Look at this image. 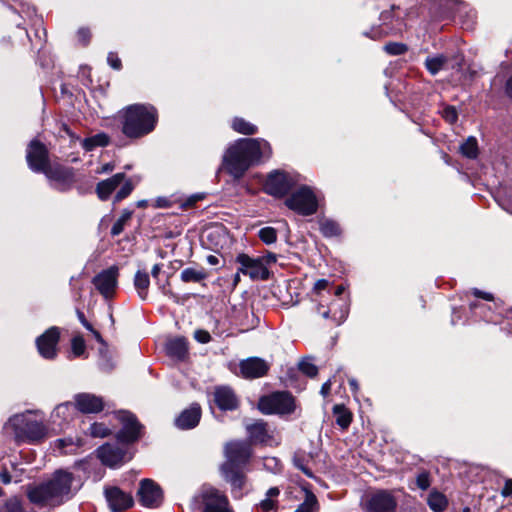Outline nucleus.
Instances as JSON below:
<instances>
[{"label": "nucleus", "instance_id": "obj_33", "mask_svg": "<svg viewBox=\"0 0 512 512\" xmlns=\"http://www.w3.org/2000/svg\"><path fill=\"white\" fill-rule=\"evenodd\" d=\"M110 143V138L106 133H98L91 137H87L82 140L81 146L82 148L90 152L97 147H105Z\"/></svg>", "mask_w": 512, "mask_h": 512}, {"label": "nucleus", "instance_id": "obj_52", "mask_svg": "<svg viewBox=\"0 0 512 512\" xmlns=\"http://www.w3.org/2000/svg\"><path fill=\"white\" fill-rule=\"evenodd\" d=\"M98 364H99V367L103 371H106V372L111 371L115 366L112 358L106 352L105 353L101 352Z\"/></svg>", "mask_w": 512, "mask_h": 512}, {"label": "nucleus", "instance_id": "obj_28", "mask_svg": "<svg viewBox=\"0 0 512 512\" xmlns=\"http://www.w3.org/2000/svg\"><path fill=\"white\" fill-rule=\"evenodd\" d=\"M106 499L113 512L124 511L128 507V498L117 487L106 489Z\"/></svg>", "mask_w": 512, "mask_h": 512}, {"label": "nucleus", "instance_id": "obj_47", "mask_svg": "<svg viewBox=\"0 0 512 512\" xmlns=\"http://www.w3.org/2000/svg\"><path fill=\"white\" fill-rule=\"evenodd\" d=\"M441 116L450 125L458 121V111L453 105H446L441 112Z\"/></svg>", "mask_w": 512, "mask_h": 512}, {"label": "nucleus", "instance_id": "obj_44", "mask_svg": "<svg viewBox=\"0 0 512 512\" xmlns=\"http://www.w3.org/2000/svg\"><path fill=\"white\" fill-rule=\"evenodd\" d=\"M383 50L391 56H400L408 51V46L401 42H388L384 45Z\"/></svg>", "mask_w": 512, "mask_h": 512}, {"label": "nucleus", "instance_id": "obj_63", "mask_svg": "<svg viewBox=\"0 0 512 512\" xmlns=\"http://www.w3.org/2000/svg\"><path fill=\"white\" fill-rule=\"evenodd\" d=\"M155 206L158 208H169L171 206V201L165 197H158Z\"/></svg>", "mask_w": 512, "mask_h": 512}, {"label": "nucleus", "instance_id": "obj_20", "mask_svg": "<svg viewBox=\"0 0 512 512\" xmlns=\"http://www.w3.org/2000/svg\"><path fill=\"white\" fill-rule=\"evenodd\" d=\"M117 278L118 269L116 267H110L98 273L93 278L92 283L101 295L108 298L113 295L116 289Z\"/></svg>", "mask_w": 512, "mask_h": 512}, {"label": "nucleus", "instance_id": "obj_29", "mask_svg": "<svg viewBox=\"0 0 512 512\" xmlns=\"http://www.w3.org/2000/svg\"><path fill=\"white\" fill-rule=\"evenodd\" d=\"M332 412L335 417V423L342 430H347L353 420L352 412L344 404H335Z\"/></svg>", "mask_w": 512, "mask_h": 512}, {"label": "nucleus", "instance_id": "obj_40", "mask_svg": "<svg viewBox=\"0 0 512 512\" xmlns=\"http://www.w3.org/2000/svg\"><path fill=\"white\" fill-rule=\"evenodd\" d=\"M446 63L447 57L441 54L435 57H427L424 62V65L431 75H436L439 71L443 69Z\"/></svg>", "mask_w": 512, "mask_h": 512}, {"label": "nucleus", "instance_id": "obj_11", "mask_svg": "<svg viewBox=\"0 0 512 512\" xmlns=\"http://www.w3.org/2000/svg\"><path fill=\"white\" fill-rule=\"evenodd\" d=\"M120 187L115 195L114 202H120L128 196V182L126 181V174L124 172L116 173L112 177L100 181L96 186V193L100 200L105 201L109 199L111 194Z\"/></svg>", "mask_w": 512, "mask_h": 512}, {"label": "nucleus", "instance_id": "obj_53", "mask_svg": "<svg viewBox=\"0 0 512 512\" xmlns=\"http://www.w3.org/2000/svg\"><path fill=\"white\" fill-rule=\"evenodd\" d=\"M127 220H128V213L125 212L118 219V221L113 225V227L111 229V234L113 236L119 235L124 230Z\"/></svg>", "mask_w": 512, "mask_h": 512}, {"label": "nucleus", "instance_id": "obj_43", "mask_svg": "<svg viewBox=\"0 0 512 512\" xmlns=\"http://www.w3.org/2000/svg\"><path fill=\"white\" fill-rule=\"evenodd\" d=\"M259 239L266 245H271L277 241V230L274 227L266 226L258 231Z\"/></svg>", "mask_w": 512, "mask_h": 512}, {"label": "nucleus", "instance_id": "obj_9", "mask_svg": "<svg viewBox=\"0 0 512 512\" xmlns=\"http://www.w3.org/2000/svg\"><path fill=\"white\" fill-rule=\"evenodd\" d=\"M285 205L288 209L301 216H311L318 211L319 207L315 193L307 185H302L286 198Z\"/></svg>", "mask_w": 512, "mask_h": 512}, {"label": "nucleus", "instance_id": "obj_54", "mask_svg": "<svg viewBox=\"0 0 512 512\" xmlns=\"http://www.w3.org/2000/svg\"><path fill=\"white\" fill-rule=\"evenodd\" d=\"M194 339L201 344H207L212 340V337L207 330L197 329L194 332Z\"/></svg>", "mask_w": 512, "mask_h": 512}, {"label": "nucleus", "instance_id": "obj_2", "mask_svg": "<svg viewBox=\"0 0 512 512\" xmlns=\"http://www.w3.org/2000/svg\"><path fill=\"white\" fill-rule=\"evenodd\" d=\"M253 454L251 443L245 440H231L225 444V461L220 471L233 490H243L247 479L244 470L249 465Z\"/></svg>", "mask_w": 512, "mask_h": 512}, {"label": "nucleus", "instance_id": "obj_56", "mask_svg": "<svg viewBox=\"0 0 512 512\" xmlns=\"http://www.w3.org/2000/svg\"><path fill=\"white\" fill-rule=\"evenodd\" d=\"M6 512H22V506L17 498H11L5 503Z\"/></svg>", "mask_w": 512, "mask_h": 512}, {"label": "nucleus", "instance_id": "obj_48", "mask_svg": "<svg viewBox=\"0 0 512 512\" xmlns=\"http://www.w3.org/2000/svg\"><path fill=\"white\" fill-rule=\"evenodd\" d=\"M206 197L205 193H195L190 195L189 197L185 198L181 204L180 207L183 210H189L196 206L197 202L204 200Z\"/></svg>", "mask_w": 512, "mask_h": 512}, {"label": "nucleus", "instance_id": "obj_58", "mask_svg": "<svg viewBox=\"0 0 512 512\" xmlns=\"http://www.w3.org/2000/svg\"><path fill=\"white\" fill-rule=\"evenodd\" d=\"M77 38L81 44L87 45L91 39L90 30L88 28H80L77 32Z\"/></svg>", "mask_w": 512, "mask_h": 512}, {"label": "nucleus", "instance_id": "obj_55", "mask_svg": "<svg viewBox=\"0 0 512 512\" xmlns=\"http://www.w3.org/2000/svg\"><path fill=\"white\" fill-rule=\"evenodd\" d=\"M263 267L268 268L270 265L277 262V255L273 252H267L265 255L257 257Z\"/></svg>", "mask_w": 512, "mask_h": 512}, {"label": "nucleus", "instance_id": "obj_3", "mask_svg": "<svg viewBox=\"0 0 512 512\" xmlns=\"http://www.w3.org/2000/svg\"><path fill=\"white\" fill-rule=\"evenodd\" d=\"M73 475L65 470H57L51 479L28 492L29 500L41 507H55L68 500L72 493Z\"/></svg>", "mask_w": 512, "mask_h": 512}, {"label": "nucleus", "instance_id": "obj_34", "mask_svg": "<svg viewBox=\"0 0 512 512\" xmlns=\"http://www.w3.org/2000/svg\"><path fill=\"white\" fill-rule=\"evenodd\" d=\"M319 230L325 238L338 237L342 234L339 223L329 218H325L319 222Z\"/></svg>", "mask_w": 512, "mask_h": 512}, {"label": "nucleus", "instance_id": "obj_45", "mask_svg": "<svg viewBox=\"0 0 512 512\" xmlns=\"http://www.w3.org/2000/svg\"><path fill=\"white\" fill-rule=\"evenodd\" d=\"M318 505L316 496L309 492L307 493L304 501L297 507L294 512H313L314 508Z\"/></svg>", "mask_w": 512, "mask_h": 512}, {"label": "nucleus", "instance_id": "obj_17", "mask_svg": "<svg viewBox=\"0 0 512 512\" xmlns=\"http://www.w3.org/2000/svg\"><path fill=\"white\" fill-rule=\"evenodd\" d=\"M201 501L203 504L202 512H232L229 508L228 497L214 487L202 491Z\"/></svg>", "mask_w": 512, "mask_h": 512}, {"label": "nucleus", "instance_id": "obj_62", "mask_svg": "<svg viewBox=\"0 0 512 512\" xmlns=\"http://www.w3.org/2000/svg\"><path fill=\"white\" fill-rule=\"evenodd\" d=\"M345 291V287L343 285L334 286L332 289V294L330 296H334V299H344L342 297L343 293Z\"/></svg>", "mask_w": 512, "mask_h": 512}, {"label": "nucleus", "instance_id": "obj_35", "mask_svg": "<svg viewBox=\"0 0 512 512\" xmlns=\"http://www.w3.org/2000/svg\"><path fill=\"white\" fill-rule=\"evenodd\" d=\"M427 503L434 512H443L448 506L447 497L437 490L430 492Z\"/></svg>", "mask_w": 512, "mask_h": 512}, {"label": "nucleus", "instance_id": "obj_21", "mask_svg": "<svg viewBox=\"0 0 512 512\" xmlns=\"http://www.w3.org/2000/svg\"><path fill=\"white\" fill-rule=\"evenodd\" d=\"M202 417V408L194 402L184 409L174 420V425L180 430H190L198 426Z\"/></svg>", "mask_w": 512, "mask_h": 512}, {"label": "nucleus", "instance_id": "obj_25", "mask_svg": "<svg viewBox=\"0 0 512 512\" xmlns=\"http://www.w3.org/2000/svg\"><path fill=\"white\" fill-rule=\"evenodd\" d=\"M164 348L168 357L178 361H185L189 354V342L184 336L167 339Z\"/></svg>", "mask_w": 512, "mask_h": 512}, {"label": "nucleus", "instance_id": "obj_26", "mask_svg": "<svg viewBox=\"0 0 512 512\" xmlns=\"http://www.w3.org/2000/svg\"><path fill=\"white\" fill-rule=\"evenodd\" d=\"M469 308L475 315H479L486 322L497 323L504 315L509 316V314H511L512 316V308H506V312L503 314H497L494 309L493 302H491V304L471 302L469 304Z\"/></svg>", "mask_w": 512, "mask_h": 512}, {"label": "nucleus", "instance_id": "obj_14", "mask_svg": "<svg viewBox=\"0 0 512 512\" xmlns=\"http://www.w3.org/2000/svg\"><path fill=\"white\" fill-rule=\"evenodd\" d=\"M317 312L324 319H331L335 326L341 325L348 317L349 305L346 299H333L327 305L319 300Z\"/></svg>", "mask_w": 512, "mask_h": 512}, {"label": "nucleus", "instance_id": "obj_64", "mask_svg": "<svg viewBox=\"0 0 512 512\" xmlns=\"http://www.w3.org/2000/svg\"><path fill=\"white\" fill-rule=\"evenodd\" d=\"M505 94L512 100V76H510L505 83Z\"/></svg>", "mask_w": 512, "mask_h": 512}, {"label": "nucleus", "instance_id": "obj_61", "mask_svg": "<svg viewBox=\"0 0 512 512\" xmlns=\"http://www.w3.org/2000/svg\"><path fill=\"white\" fill-rule=\"evenodd\" d=\"M73 444V441L71 438L69 439H57L54 443L55 447H57L59 450H64L67 446H70Z\"/></svg>", "mask_w": 512, "mask_h": 512}, {"label": "nucleus", "instance_id": "obj_49", "mask_svg": "<svg viewBox=\"0 0 512 512\" xmlns=\"http://www.w3.org/2000/svg\"><path fill=\"white\" fill-rule=\"evenodd\" d=\"M72 352L76 357L84 354L86 345L85 341L81 336H75L71 342Z\"/></svg>", "mask_w": 512, "mask_h": 512}, {"label": "nucleus", "instance_id": "obj_23", "mask_svg": "<svg viewBox=\"0 0 512 512\" xmlns=\"http://www.w3.org/2000/svg\"><path fill=\"white\" fill-rule=\"evenodd\" d=\"M213 401L221 411H234L239 407L235 392L228 386H219L213 393Z\"/></svg>", "mask_w": 512, "mask_h": 512}, {"label": "nucleus", "instance_id": "obj_4", "mask_svg": "<svg viewBox=\"0 0 512 512\" xmlns=\"http://www.w3.org/2000/svg\"><path fill=\"white\" fill-rule=\"evenodd\" d=\"M4 430L6 433H11L17 443H39L48 435V430L43 423L31 419L25 413L10 417L4 425Z\"/></svg>", "mask_w": 512, "mask_h": 512}, {"label": "nucleus", "instance_id": "obj_46", "mask_svg": "<svg viewBox=\"0 0 512 512\" xmlns=\"http://www.w3.org/2000/svg\"><path fill=\"white\" fill-rule=\"evenodd\" d=\"M298 370L309 378H314L318 374V367L308 359H302L298 363Z\"/></svg>", "mask_w": 512, "mask_h": 512}, {"label": "nucleus", "instance_id": "obj_22", "mask_svg": "<svg viewBox=\"0 0 512 512\" xmlns=\"http://www.w3.org/2000/svg\"><path fill=\"white\" fill-rule=\"evenodd\" d=\"M75 408L83 414L99 413L104 409L100 396L90 393H79L74 397Z\"/></svg>", "mask_w": 512, "mask_h": 512}, {"label": "nucleus", "instance_id": "obj_59", "mask_svg": "<svg viewBox=\"0 0 512 512\" xmlns=\"http://www.w3.org/2000/svg\"><path fill=\"white\" fill-rule=\"evenodd\" d=\"M107 62L115 70H119L122 67V62L116 53L110 52L107 57Z\"/></svg>", "mask_w": 512, "mask_h": 512}, {"label": "nucleus", "instance_id": "obj_41", "mask_svg": "<svg viewBox=\"0 0 512 512\" xmlns=\"http://www.w3.org/2000/svg\"><path fill=\"white\" fill-rule=\"evenodd\" d=\"M332 289H333V284L330 283L329 280L322 278V279H318L315 282L313 289H312V293L319 296L320 299L322 300V298L325 296V294H327V295L332 294Z\"/></svg>", "mask_w": 512, "mask_h": 512}, {"label": "nucleus", "instance_id": "obj_42", "mask_svg": "<svg viewBox=\"0 0 512 512\" xmlns=\"http://www.w3.org/2000/svg\"><path fill=\"white\" fill-rule=\"evenodd\" d=\"M293 465L308 478H314L313 471L308 467L307 460L303 454L295 453L293 456Z\"/></svg>", "mask_w": 512, "mask_h": 512}, {"label": "nucleus", "instance_id": "obj_36", "mask_svg": "<svg viewBox=\"0 0 512 512\" xmlns=\"http://www.w3.org/2000/svg\"><path fill=\"white\" fill-rule=\"evenodd\" d=\"M231 128L239 134L248 136L255 135L258 132L256 125L246 121L242 117H234L232 120Z\"/></svg>", "mask_w": 512, "mask_h": 512}, {"label": "nucleus", "instance_id": "obj_27", "mask_svg": "<svg viewBox=\"0 0 512 512\" xmlns=\"http://www.w3.org/2000/svg\"><path fill=\"white\" fill-rule=\"evenodd\" d=\"M101 462L109 467H116L123 461L124 453L113 445L106 444L98 449Z\"/></svg>", "mask_w": 512, "mask_h": 512}, {"label": "nucleus", "instance_id": "obj_51", "mask_svg": "<svg viewBox=\"0 0 512 512\" xmlns=\"http://www.w3.org/2000/svg\"><path fill=\"white\" fill-rule=\"evenodd\" d=\"M90 434L93 437H106L110 430L102 423H93L90 427Z\"/></svg>", "mask_w": 512, "mask_h": 512}, {"label": "nucleus", "instance_id": "obj_13", "mask_svg": "<svg viewBox=\"0 0 512 512\" xmlns=\"http://www.w3.org/2000/svg\"><path fill=\"white\" fill-rule=\"evenodd\" d=\"M245 429L247 434L245 441L250 442L252 448L253 446H272L273 431L265 420L257 419L253 423L247 424Z\"/></svg>", "mask_w": 512, "mask_h": 512}, {"label": "nucleus", "instance_id": "obj_31", "mask_svg": "<svg viewBox=\"0 0 512 512\" xmlns=\"http://www.w3.org/2000/svg\"><path fill=\"white\" fill-rule=\"evenodd\" d=\"M208 277L203 267H186L181 271L180 279L184 283H200Z\"/></svg>", "mask_w": 512, "mask_h": 512}, {"label": "nucleus", "instance_id": "obj_60", "mask_svg": "<svg viewBox=\"0 0 512 512\" xmlns=\"http://www.w3.org/2000/svg\"><path fill=\"white\" fill-rule=\"evenodd\" d=\"M501 495L503 497H510L512 495V479H507L504 483V486L501 490Z\"/></svg>", "mask_w": 512, "mask_h": 512}, {"label": "nucleus", "instance_id": "obj_24", "mask_svg": "<svg viewBox=\"0 0 512 512\" xmlns=\"http://www.w3.org/2000/svg\"><path fill=\"white\" fill-rule=\"evenodd\" d=\"M42 173H44L48 179L55 181L58 185L63 187H69L74 182L73 168L65 167L60 164L50 163Z\"/></svg>", "mask_w": 512, "mask_h": 512}, {"label": "nucleus", "instance_id": "obj_57", "mask_svg": "<svg viewBox=\"0 0 512 512\" xmlns=\"http://www.w3.org/2000/svg\"><path fill=\"white\" fill-rule=\"evenodd\" d=\"M71 407H72V403H69V402L60 404L55 408L54 415L57 417L67 418Z\"/></svg>", "mask_w": 512, "mask_h": 512}, {"label": "nucleus", "instance_id": "obj_8", "mask_svg": "<svg viewBox=\"0 0 512 512\" xmlns=\"http://www.w3.org/2000/svg\"><path fill=\"white\" fill-rule=\"evenodd\" d=\"M297 183V179L289 172L282 169H275L269 172L263 183V191L274 197L284 198Z\"/></svg>", "mask_w": 512, "mask_h": 512}, {"label": "nucleus", "instance_id": "obj_10", "mask_svg": "<svg viewBox=\"0 0 512 512\" xmlns=\"http://www.w3.org/2000/svg\"><path fill=\"white\" fill-rule=\"evenodd\" d=\"M139 504L145 508H159L164 501V491L162 487L153 479L144 478L139 483L136 492Z\"/></svg>", "mask_w": 512, "mask_h": 512}, {"label": "nucleus", "instance_id": "obj_30", "mask_svg": "<svg viewBox=\"0 0 512 512\" xmlns=\"http://www.w3.org/2000/svg\"><path fill=\"white\" fill-rule=\"evenodd\" d=\"M279 495L280 489L278 487H270L266 492V498L260 501L257 508L262 512H276L279 504L276 498Z\"/></svg>", "mask_w": 512, "mask_h": 512}, {"label": "nucleus", "instance_id": "obj_7", "mask_svg": "<svg viewBox=\"0 0 512 512\" xmlns=\"http://www.w3.org/2000/svg\"><path fill=\"white\" fill-rule=\"evenodd\" d=\"M401 8L392 5L389 10L380 13V24L372 27L369 31L363 32V35L372 40H378L386 36H395L401 34L406 29L405 16L400 14Z\"/></svg>", "mask_w": 512, "mask_h": 512}, {"label": "nucleus", "instance_id": "obj_16", "mask_svg": "<svg viewBox=\"0 0 512 512\" xmlns=\"http://www.w3.org/2000/svg\"><path fill=\"white\" fill-rule=\"evenodd\" d=\"M397 507L395 497L387 490L372 493L364 504L365 512H394Z\"/></svg>", "mask_w": 512, "mask_h": 512}, {"label": "nucleus", "instance_id": "obj_38", "mask_svg": "<svg viewBox=\"0 0 512 512\" xmlns=\"http://www.w3.org/2000/svg\"><path fill=\"white\" fill-rule=\"evenodd\" d=\"M145 434V427L137 416L130 412V446L139 441Z\"/></svg>", "mask_w": 512, "mask_h": 512}, {"label": "nucleus", "instance_id": "obj_5", "mask_svg": "<svg viewBox=\"0 0 512 512\" xmlns=\"http://www.w3.org/2000/svg\"><path fill=\"white\" fill-rule=\"evenodd\" d=\"M159 120L157 108L150 103L130 104V141L152 133Z\"/></svg>", "mask_w": 512, "mask_h": 512}, {"label": "nucleus", "instance_id": "obj_15", "mask_svg": "<svg viewBox=\"0 0 512 512\" xmlns=\"http://www.w3.org/2000/svg\"><path fill=\"white\" fill-rule=\"evenodd\" d=\"M239 376L245 380H253L268 375L270 364L263 358L251 356L239 362Z\"/></svg>", "mask_w": 512, "mask_h": 512}, {"label": "nucleus", "instance_id": "obj_12", "mask_svg": "<svg viewBox=\"0 0 512 512\" xmlns=\"http://www.w3.org/2000/svg\"><path fill=\"white\" fill-rule=\"evenodd\" d=\"M234 262L238 265L239 272L245 276H249L252 281H267L271 277V272L268 268L263 267L258 258L249 256L246 253H239Z\"/></svg>", "mask_w": 512, "mask_h": 512}, {"label": "nucleus", "instance_id": "obj_1", "mask_svg": "<svg viewBox=\"0 0 512 512\" xmlns=\"http://www.w3.org/2000/svg\"><path fill=\"white\" fill-rule=\"evenodd\" d=\"M271 154L270 144L263 139H240L226 150L223 167L234 179H241L250 167L261 162L263 156Z\"/></svg>", "mask_w": 512, "mask_h": 512}, {"label": "nucleus", "instance_id": "obj_39", "mask_svg": "<svg viewBox=\"0 0 512 512\" xmlns=\"http://www.w3.org/2000/svg\"><path fill=\"white\" fill-rule=\"evenodd\" d=\"M460 152L468 159H476L479 155L477 139L474 136L468 137L466 141L460 146Z\"/></svg>", "mask_w": 512, "mask_h": 512}, {"label": "nucleus", "instance_id": "obj_19", "mask_svg": "<svg viewBox=\"0 0 512 512\" xmlns=\"http://www.w3.org/2000/svg\"><path fill=\"white\" fill-rule=\"evenodd\" d=\"M26 158L29 167L35 172L42 173L50 164L46 147L36 140L29 144Z\"/></svg>", "mask_w": 512, "mask_h": 512}, {"label": "nucleus", "instance_id": "obj_32", "mask_svg": "<svg viewBox=\"0 0 512 512\" xmlns=\"http://www.w3.org/2000/svg\"><path fill=\"white\" fill-rule=\"evenodd\" d=\"M133 285L139 298L141 300H146L148 298L150 286L149 274L145 271H137L133 279Z\"/></svg>", "mask_w": 512, "mask_h": 512}, {"label": "nucleus", "instance_id": "obj_6", "mask_svg": "<svg viewBox=\"0 0 512 512\" xmlns=\"http://www.w3.org/2000/svg\"><path fill=\"white\" fill-rule=\"evenodd\" d=\"M297 408L295 396L288 390H277L259 397L257 409L264 415H291Z\"/></svg>", "mask_w": 512, "mask_h": 512}, {"label": "nucleus", "instance_id": "obj_18", "mask_svg": "<svg viewBox=\"0 0 512 512\" xmlns=\"http://www.w3.org/2000/svg\"><path fill=\"white\" fill-rule=\"evenodd\" d=\"M60 339V331L57 327H51L36 339L39 354L45 359H54L57 355V345Z\"/></svg>", "mask_w": 512, "mask_h": 512}, {"label": "nucleus", "instance_id": "obj_37", "mask_svg": "<svg viewBox=\"0 0 512 512\" xmlns=\"http://www.w3.org/2000/svg\"><path fill=\"white\" fill-rule=\"evenodd\" d=\"M472 294L477 298H481L488 302H493V306L497 314H503L506 312L505 302L499 298H494L493 294L481 291L477 288L472 290Z\"/></svg>", "mask_w": 512, "mask_h": 512}, {"label": "nucleus", "instance_id": "obj_50", "mask_svg": "<svg viewBox=\"0 0 512 512\" xmlns=\"http://www.w3.org/2000/svg\"><path fill=\"white\" fill-rule=\"evenodd\" d=\"M430 473L426 470L419 473L416 477V485L421 490H427L430 487Z\"/></svg>", "mask_w": 512, "mask_h": 512}]
</instances>
